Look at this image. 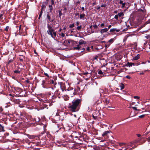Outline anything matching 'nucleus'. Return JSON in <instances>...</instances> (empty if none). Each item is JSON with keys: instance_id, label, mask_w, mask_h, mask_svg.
Returning a JSON list of instances; mask_svg holds the SVG:
<instances>
[{"instance_id": "19", "label": "nucleus", "mask_w": 150, "mask_h": 150, "mask_svg": "<svg viewBox=\"0 0 150 150\" xmlns=\"http://www.w3.org/2000/svg\"><path fill=\"white\" fill-rule=\"evenodd\" d=\"M85 17V14L84 13H82L80 15V19L84 20V18Z\"/></svg>"}, {"instance_id": "57", "label": "nucleus", "mask_w": 150, "mask_h": 150, "mask_svg": "<svg viewBox=\"0 0 150 150\" xmlns=\"http://www.w3.org/2000/svg\"><path fill=\"white\" fill-rule=\"evenodd\" d=\"M147 141L148 142H150V137H149L148 138H147Z\"/></svg>"}, {"instance_id": "7", "label": "nucleus", "mask_w": 150, "mask_h": 150, "mask_svg": "<svg viewBox=\"0 0 150 150\" xmlns=\"http://www.w3.org/2000/svg\"><path fill=\"white\" fill-rule=\"evenodd\" d=\"M58 84L60 86V87L62 91H64V90L66 91V88L65 86V85L64 83L63 82H61L60 83L59 82Z\"/></svg>"}, {"instance_id": "32", "label": "nucleus", "mask_w": 150, "mask_h": 150, "mask_svg": "<svg viewBox=\"0 0 150 150\" xmlns=\"http://www.w3.org/2000/svg\"><path fill=\"white\" fill-rule=\"evenodd\" d=\"M125 88V85L122 83L121 85L120 86V89L122 90L123 89Z\"/></svg>"}, {"instance_id": "23", "label": "nucleus", "mask_w": 150, "mask_h": 150, "mask_svg": "<svg viewBox=\"0 0 150 150\" xmlns=\"http://www.w3.org/2000/svg\"><path fill=\"white\" fill-rule=\"evenodd\" d=\"M110 43L109 42H107L105 45V48H108L110 45Z\"/></svg>"}, {"instance_id": "58", "label": "nucleus", "mask_w": 150, "mask_h": 150, "mask_svg": "<svg viewBox=\"0 0 150 150\" xmlns=\"http://www.w3.org/2000/svg\"><path fill=\"white\" fill-rule=\"evenodd\" d=\"M75 15L76 16H79V13L77 12V13L75 14Z\"/></svg>"}, {"instance_id": "10", "label": "nucleus", "mask_w": 150, "mask_h": 150, "mask_svg": "<svg viewBox=\"0 0 150 150\" xmlns=\"http://www.w3.org/2000/svg\"><path fill=\"white\" fill-rule=\"evenodd\" d=\"M51 84H52L54 86V88H56L55 85H57V83L56 81L53 80H52L51 79L49 82Z\"/></svg>"}, {"instance_id": "48", "label": "nucleus", "mask_w": 150, "mask_h": 150, "mask_svg": "<svg viewBox=\"0 0 150 150\" xmlns=\"http://www.w3.org/2000/svg\"><path fill=\"white\" fill-rule=\"evenodd\" d=\"M144 115H142L139 116V118H143L144 117Z\"/></svg>"}, {"instance_id": "21", "label": "nucleus", "mask_w": 150, "mask_h": 150, "mask_svg": "<svg viewBox=\"0 0 150 150\" xmlns=\"http://www.w3.org/2000/svg\"><path fill=\"white\" fill-rule=\"evenodd\" d=\"M133 65H134V63H129V62H128L127 64V66H128L129 67L132 66Z\"/></svg>"}, {"instance_id": "14", "label": "nucleus", "mask_w": 150, "mask_h": 150, "mask_svg": "<svg viewBox=\"0 0 150 150\" xmlns=\"http://www.w3.org/2000/svg\"><path fill=\"white\" fill-rule=\"evenodd\" d=\"M119 4H122V8H123L125 7V4H126L125 2L124 3H123V1L122 0H120V1Z\"/></svg>"}, {"instance_id": "64", "label": "nucleus", "mask_w": 150, "mask_h": 150, "mask_svg": "<svg viewBox=\"0 0 150 150\" xmlns=\"http://www.w3.org/2000/svg\"><path fill=\"white\" fill-rule=\"evenodd\" d=\"M12 61H13V60H10L9 61L8 63H10L11 62H12Z\"/></svg>"}, {"instance_id": "63", "label": "nucleus", "mask_w": 150, "mask_h": 150, "mask_svg": "<svg viewBox=\"0 0 150 150\" xmlns=\"http://www.w3.org/2000/svg\"><path fill=\"white\" fill-rule=\"evenodd\" d=\"M100 7H101L100 6H99L96 9L97 10H98L100 8Z\"/></svg>"}, {"instance_id": "59", "label": "nucleus", "mask_w": 150, "mask_h": 150, "mask_svg": "<svg viewBox=\"0 0 150 150\" xmlns=\"http://www.w3.org/2000/svg\"><path fill=\"white\" fill-rule=\"evenodd\" d=\"M81 9L82 11H84L85 10L84 8L83 7H82L81 8Z\"/></svg>"}, {"instance_id": "55", "label": "nucleus", "mask_w": 150, "mask_h": 150, "mask_svg": "<svg viewBox=\"0 0 150 150\" xmlns=\"http://www.w3.org/2000/svg\"><path fill=\"white\" fill-rule=\"evenodd\" d=\"M3 108H2L0 106V111L2 112V111H3Z\"/></svg>"}, {"instance_id": "54", "label": "nucleus", "mask_w": 150, "mask_h": 150, "mask_svg": "<svg viewBox=\"0 0 150 150\" xmlns=\"http://www.w3.org/2000/svg\"><path fill=\"white\" fill-rule=\"evenodd\" d=\"M112 26V25H109L108 26V28H107V29H108V30L110 28H111V27Z\"/></svg>"}, {"instance_id": "11", "label": "nucleus", "mask_w": 150, "mask_h": 150, "mask_svg": "<svg viewBox=\"0 0 150 150\" xmlns=\"http://www.w3.org/2000/svg\"><path fill=\"white\" fill-rule=\"evenodd\" d=\"M110 133V132L109 131H105L102 134V136L103 137L107 136Z\"/></svg>"}, {"instance_id": "34", "label": "nucleus", "mask_w": 150, "mask_h": 150, "mask_svg": "<svg viewBox=\"0 0 150 150\" xmlns=\"http://www.w3.org/2000/svg\"><path fill=\"white\" fill-rule=\"evenodd\" d=\"M115 28H112V29H111L110 30V32H114L115 31Z\"/></svg>"}, {"instance_id": "40", "label": "nucleus", "mask_w": 150, "mask_h": 150, "mask_svg": "<svg viewBox=\"0 0 150 150\" xmlns=\"http://www.w3.org/2000/svg\"><path fill=\"white\" fill-rule=\"evenodd\" d=\"M98 74H103V71L101 70H99L98 72Z\"/></svg>"}, {"instance_id": "43", "label": "nucleus", "mask_w": 150, "mask_h": 150, "mask_svg": "<svg viewBox=\"0 0 150 150\" xmlns=\"http://www.w3.org/2000/svg\"><path fill=\"white\" fill-rule=\"evenodd\" d=\"M45 80H43L42 81V85L43 86L45 84Z\"/></svg>"}, {"instance_id": "25", "label": "nucleus", "mask_w": 150, "mask_h": 150, "mask_svg": "<svg viewBox=\"0 0 150 150\" xmlns=\"http://www.w3.org/2000/svg\"><path fill=\"white\" fill-rule=\"evenodd\" d=\"M138 11L140 12H142V14H144L145 13L144 11L141 9H139L138 10Z\"/></svg>"}, {"instance_id": "1", "label": "nucleus", "mask_w": 150, "mask_h": 150, "mask_svg": "<svg viewBox=\"0 0 150 150\" xmlns=\"http://www.w3.org/2000/svg\"><path fill=\"white\" fill-rule=\"evenodd\" d=\"M82 100L77 99L73 100L71 103H69L68 108L70 111L74 112L78 111L81 105Z\"/></svg>"}, {"instance_id": "37", "label": "nucleus", "mask_w": 150, "mask_h": 150, "mask_svg": "<svg viewBox=\"0 0 150 150\" xmlns=\"http://www.w3.org/2000/svg\"><path fill=\"white\" fill-rule=\"evenodd\" d=\"M81 28H82V26L81 25L77 27V29L78 30H81Z\"/></svg>"}, {"instance_id": "41", "label": "nucleus", "mask_w": 150, "mask_h": 150, "mask_svg": "<svg viewBox=\"0 0 150 150\" xmlns=\"http://www.w3.org/2000/svg\"><path fill=\"white\" fill-rule=\"evenodd\" d=\"M132 108L133 110H135L136 111H137V110H138V109H137V108L136 107H132Z\"/></svg>"}, {"instance_id": "13", "label": "nucleus", "mask_w": 150, "mask_h": 150, "mask_svg": "<svg viewBox=\"0 0 150 150\" xmlns=\"http://www.w3.org/2000/svg\"><path fill=\"white\" fill-rule=\"evenodd\" d=\"M108 30L107 28L101 29L100 30V33L101 34H103L107 32Z\"/></svg>"}, {"instance_id": "17", "label": "nucleus", "mask_w": 150, "mask_h": 150, "mask_svg": "<svg viewBox=\"0 0 150 150\" xmlns=\"http://www.w3.org/2000/svg\"><path fill=\"white\" fill-rule=\"evenodd\" d=\"M118 16L120 17H122L121 18L123 19V16H124V13L123 12H120L118 13L117 14Z\"/></svg>"}, {"instance_id": "24", "label": "nucleus", "mask_w": 150, "mask_h": 150, "mask_svg": "<svg viewBox=\"0 0 150 150\" xmlns=\"http://www.w3.org/2000/svg\"><path fill=\"white\" fill-rule=\"evenodd\" d=\"M24 142H25L28 143V144H30L31 143V142H30L29 140L28 139H26L24 141Z\"/></svg>"}, {"instance_id": "18", "label": "nucleus", "mask_w": 150, "mask_h": 150, "mask_svg": "<svg viewBox=\"0 0 150 150\" xmlns=\"http://www.w3.org/2000/svg\"><path fill=\"white\" fill-rule=\"evenodd\" d=\"M44 11V9H42V8H41V11L40 12V13L39 14V17H38L39 19H40V18L41 17L42 15V14L43 13V11Z\"/></svg>"}, {"instance_id": "5", "label": "nucleus", "mask_w": 150, "mask_h": 150, "mask_svg": "<svg viewBox=\"0 0 150 150\" xmlns=\"http://www.w3.org/2000/svg\"><path fill=\"white\" fill-rule=\"evenodd\" d=\"M15 91L14 93L16 94H20V96H25V94L23 95L21 94V93L23 92V91L21 88L18 87L16 88L15 89Z\"/></svg>"}, {"instance_id": "8", "label": "nucleus", "mask_w": 150, "mask_h": 150, "mask_svg": "<svg viewBox=\"0 0 150 150\" xmlns=\"http://www.w3.org/2000/svg\"><path fill=\"white\" fill-rule=\"evenodd\" d=\"M91 72L90 73H89L88 72H87L85 73H83V74L86 75V78H85L86 80H88L89 78H90L91 76Z\"/></svg>"}, {"instance_id": "29", "label": "nucleus", "mask_w": 150, "mask_h": 150, "mask_svg": "<svg viewBox=\"0 0 150 150\" xmlns=\"http://www.w3.org/2000/svg\"><path fill=\"white\" fill-rule=\"evenodd\" d=\"M150 23V19L147 21L144 24V26H145L146 24L149 23Z\"/></svg>"}, {"instance_id": "27", "label": "nucleus", "mask_w": 150, "mask_h": 150, "mask_svg": "<svg viewBox=\"0 0 150 150\" xmlns=\"http://www.w3.org/2000/svg\"><path fill=\"white\" fill-rule=\"evenodd\" d=\"M52 34L53 36V38H55L54 37H56V32L54 31V30L52 32Z\"/></svg>"}, {"instance_id": "42", "label": "nucleus", "mask_w": 150, "mask_h": 150, "mask_svg": "<svg viewBox=\"0 0 150 150\" xmlns=\"http://www.w3.org/2000/svg\"><path fill=\"white\" fill-rule=\"evenodd\" d=\"M134 98L135 99H139L140 97L138 96H135L134 97Z\"/></svg>"}, {"instance_id": "61", "label": "nucleus", "mask_w": 150, "mask_h": 150, "mask_svg": "<svg viewBox=\"0 0 150 150\" xmlns=\"http://www.w3.org/2000/svg\"><path fill=\"white\" fill-rule=\"evenodd\" d=\"M79 21H77L76 23V25L77 26L79 25Z\"/></svg>"}, {"instance_id": "9", "label": "nucleus", "mask_w": 150, "mask_h": 150, "mask_svg": "<svg viewBox=\"0 0 150 150\" xmlns=\"http://www.w3.org/2000/svg\"><path fill=\"white\" fill-rule=\"evenodd\" d=\"M11 100L12 101H13L15 103L17 104H19L20 103V100L18 99H16L14 97L12 98L11 99Z\"/></svg>"}, {"instance_id": "12", "label": "nucleus", "mask_w": 150, "mask_h": 150, "mask_svg": "<svg viewBox=\"0 0 150 150\" xmlns=\"http://www.w3.org/2000/svg\"><path fill=\"white\" fill-rule=\"evenodd\" d=\"M47 4V2H44L41 6V8H42V9L45 8Z\"/></svg>"}, {"instance_id": "44", "label": "nucleus", "mask_w": 150, "mask_h": 150, "mask_svg": "<svg viewBox=\"0 0 150 150\" xmlns=\"http://www.w3.org/2000/svg\"><path fill=\"white\" fill-rule=\"evenodd\" d=\"M106 6V4H103V5H102L101 6H100V7H105Z\"/></svg>"}, {"instance_id": "3", "label": "nucleus", "mask_w": 150, "mask_h": 150, "mask_svg": "<svg viewBox=\"0 0 150 150\" xmlns=\"http://www.w3.org/2000/svg\"><path fill=\"white\" fill-rule=\"evenodd\" d=\"M47 27L48 29V30L47 31L48 34L50 35L52 38H53L52 33L54 31V29L52 28V26L49 25V23L47 24Z\"/></svg>"}, {"instance_id": "20", "label": "nucleus", "mask_w": 150, "mask_h": 150, "mask_svg": "<svg viewBox=\"0 0 150 150\" xmlns=\"http://www.w3.org/2000/svg\"><path fill=\"white\" fill-rule=\"evenodd\" d=\"M139 58V55L138 54L136 56L133 57V59L134 60H138Z\"/></svg>"}, {"instance_id": "45", "label": "nucleus", "mask_w": 150, "mask_h": 150, "mask_svg": "<svg viewBox=\"0 0 150 150\" xmlns=\"http://www.w3.org/2000/svg\"><path fill=\"white\" fill-rule=\"evenodd\" d=\"M90 50V48L89 47H87L86 49V51H89Z\"/></svg>"}, {"instance_id": "53", "label": "nucleus", "mask_w": 150, "mask_h": 150, "mask_svg": "<svg viewBox=\"0 0 150 150\" xmlns=\"http://www.w3.org/2000/svg\"><path fill=\"white\" fill-rule=\"evenodd\" d=\"M44 74L47 77H49V76L48 74L46 73H44Z\"/></svg>"}, {"instance_id": "52", "label": "nucleus", "mask_w": 150, "mask_h": 150, "mask_svg": "<svg viewBox=\"0 0 150 150\" xmlns=\"http://www.w3.org/2000/svg\"><path fill=\"white\" fill-rule=\"evenodd\" d=\"M126 78L128 79H130L131 78L130 76L129 75H127L126 76Z\"/></svg>"}, {"instance_id": "26", "label": "nucleus", "mask_w": 150, "mask_h": 150, "mask_svg": "<svg viewBox=\"0 0 150 150\" xmlns=\"http://www.w3.org/2000/svg\"><path fill=\"white\" fill-rule=\"evenodd\" d=\"M50 12H51L53 9V7L52 5H50L49 6Z\"/></svg>"}, {"instance_id": "50", "label": "nucleus", "mask_w": 150, "mask_h": 150, "mask_svg": "<svg viewBox=\"0 0 150 150\" xmlns=\"http://www.w3.org/2000/svg\"><path fill=\"white\" fill-rule=\"evenodd\" d=\"M93 26L94 28H95L96 29H97L98 28V26L96 25H93Z\"/></svg>"}, {"instance_id": "6", "label": "nucleus", "mask_w": 150, "mask_h": 150, "mask_svg": "<svg viewBox=\"0 0 150 150\" xmlns=\"http://www.w3.org/2000/svg\"><path fill=\"white\" fill-rule=\"evenodd\" d=\"M47 22L49 23L51 22L53 23L54 22V17L52 19L51 18V17L50 16V15L49 14V13H48L47 15Z\"/></svg>"}, {"instance_id": "2", "label": "nucleus", "mask_w": 150, "mask_h": 150, "mask_svg": "<svg viewBox=\"0 0 150 150\" xmlns=\"http://www.w3.org/2000/svg\"><path fill=\"white\" fill-rule=\"evenodd\" d=\"M86 42L82 40H80L79 42V44L77 45L76 47H74L73 49L74 50H81V52L82 53L85 52V53L87 52L86 51H85V48H82L81 45L83 44H85Z\"/></svg>"}, {"instance_id": "51", "label": "nucleus", "mask_w": 150, "mask_h": 150, "mask_svg": "<svg viewBox=\"0 0 150 150\" xmlns=\"http://www.w3.org/2000/svg\"><path fill=\"white\" fill-rule=\"evenodd\" d=\"M105 25V24L104 23H102L100 25V27H103V26H104Z\"/></svg>"}, {"instance_id": "62", "label": "nucleus", "mask_w": 150, "mask_h": 150, "mask_svg": "<svg viewBox=\"0 0 150 150\" xmlns=\"http://www.w3.org/2000/svg\"><path fill=\"white\" fill-rule=\"evenodd\" d=\"M117 12H118V11H117V10H115V11H114V13H115L116 14V13H117Z\"/></svg>"}, {"instance_id": "28", "label": "nucleus", "mask_w": 150, "mask_h": 150, "mask_svg": "<svg viewBox=\"0 0 150 150\" xmlns=\"http://www.w3.org/2000/svg\"><path fill=\"white\" fill-rule=\"evenodd\" d=\"M62 15V13L61 10L59 11V18H61V16Z\"/></svg>"}, {"instance_id": "15", "label": "nucleus", "mask_w": 150, "mask_h": 150, "mask_svg": "<svg viewBox=\"0 0 150 150\" xmlns=\"http://www.w3.org/2000/svg\"><path fill=\"white\" fill-rule=\"evenodd\" d=\"M19 56H20V57H18V59L21 61L23 62V59H25V56L22 55H19Z\"/></svg>"}, {"instance_id": "46", "label": "nucleus", "mask_w": 150, "mask_h": 150, "mask_svg": "<svg viewBox=\"0 0 150 150\" xmlns=\"http://www.w3.org/2000/svg\"><path fill=\"white\" fill-rule=\"evenodd\" d=\"M73 89L72 88H68L67 90L68 91H69L70 90H72Z\"/></svg>"}, {"instance_id": "16", "label": "nucleus", "mask_w": 150, "mask_h": 150, "mask_svg": "<svg viewBox=\"0 0 150 150\" xmlns=\"http://www.w3.org/2000/svg\"><path fill=\"white\" fill-rule=\"evenodd\" d=\"M58 95H54L52 96V98L53 99L52 100V102H55V99L57 98Z\"/></svg>"}, {"instance_id": "38", "label": "nucleus", "mask_w": 150, "mask_h": 150, "mask_svg": "<svg viewBox=\"0 0 150 150\" xmlns=\"http://www.w3.org/2000/svg\"><path fill=\"white\" fill-rule=\"evenodd\" d=\"M74 26V24L73 23L72 24H70L69 25V27L70 28H73Z\"/></svg>"}, {"instance_id": "31", "label": "nucleus", "mask_w": 150, "mask_h": 150, "mask_svg": "<svg viewBox=\"0 0 150 150\" xmlns=\"http://www.w3.org/2000/svg\"><path fill=\"white\" fill-rule=\"evenodd\" d=\"M95 114L94 113L93 114V118L95 119V120H96L97 119V116H95Z\"/></svg>"}, {"instance_id": "39", "label": "nucleus", "mask_w": 150, "mask_h": 150, "mask_svg": "<svg viewBox=\"0 0 150 150\" xmlns=\"http://www.w3.org/2000/svg\"><path fill=\"white\" fill-rule=\"evenodd\" d=\"M4 127H2V128H0V132L2 131H4Z\"/></svg>"}, {"instance_id": "49", "label": "nucleus", "mask_w": 150, "mask_h": 150, "mask_svg": "<svg viewBox=\"0 0 150 150\" xmlns=\"http://www.w3.org/2000/svg\"><path fill=\"white\" fill-rule=\"evenodd\" d=\"M21 25H20L19 27V28L18 30L19 31V32H20V31L21 30Z\"/></svg>"}, {"instance_id": "35", "label": "nucleus", "mask_w": 150, "mask_h": 150, "mask_svg": "<svg viewBox=\"0 0 150 150\" xmlns=\"http://www.w3.org/2000/svg\"><path fill=\"white\" fill-rule=\"evenodd\" d=\"M20 71L18 70H15L14 71V72L15 73L20 74Z\"/></svg>"}, {"instance_id": "4", "label": "nucleus", "mask_w": 150, "mask_h": 150, "mask_svg": "<svg viewBox=\"0 0 150 150\" xmlns=\"http://www.w3.org/2000/svg\"><path fill=\"white\" fill-rule=\"evenodd\" d=\"M66 42L67 43V45H73L78 44V42H77L73 40L68 39L64 41V42Z\"/></svg>"}, {"instance_id": "30", "label": "nucleus", "mask_w": 150, "mask_h": 150, "mask_svg": "<svg viewBox=\"0 0 150 150\" xmlns=\"http://www.w3.org/2000/svg\"><path fill=\"white\" fill-rule=\"evenodd\" d=\"M114 40L113 39H111L108 42H109L110 44L113 42Z\"/></svg>"}, {"instance_id": "36", "label": "nucleus", "mask_w": 150, "mask_h": 150, "mask_svg": "<svg viewBox=\"0 0 150 150\" xmlns=\"http://www.w3.org/2000/svg\"><path fill=\"white\" fill-rule=\"evenodd\" d=\"M118 17H119L118 16L117 14L114 17V18L116 19V20H117L118 19Z\"/></svg>"}, {"instance_id": "22", "label": "nucleus", "mask_w": 150, "mask_h": 150, "mask_svg": "<svg viewBox=\"0 0 150 150\" xmlns=\"http://www.w3.org/2000/svg\"><path fill=\"white\" fill-rule=\"evenodd\" d=\"M36 137V136L34 135H29L28 136V137L29 139H34L35 138V137Z\"/></svg>"}, {"instance_id": "60", "label": "nucleus", "mask_w": 150, "mask_h": 150, "mask_svg": "<svg viewBox=\"0 0 150 150\" xmlns=\"http://www.w3.org/2000/svg\"><path fill=\"white\" fill-rule=\"evenodd\" d=\"M115 31H116V32H118L120 31V30L119 29H117L116 28H115Z\"/></svg>"}, {"instance_id": "56", "label": "nucleus", "mask_w": 150, "mask_h": 150, "mask_svg": "<svg viewBox=\"0 0 150 150\" xmlns=\"http://www.w3.org/2000/svg\"><path fill=\"white\" fill-rule=\"evenodd\" d=\"M61 36L62 37H64L65 36V34L63 33H61Z\"/></svg>"}, {"instance_id": "47", "label": "nucleus", "mask_w": 150, "mask_h": 150, "mask_svg": "<svg viewBox=\"0 0 150 150\" xmlns=\"http://www.w3.org/2000/svg\"><path fill=\"white\" fill-rule=\"evenodd\" d=\"M51 4L52 5L54 4V2L53 0H51Z\"/></svg>"}, {"instance_id": "33", "label": "nucleus", "mask_w": 150, "mask_h": 150, "mask_svg": "<svg viewBox=\"0 0 150 150\" xmlns=\"http://www.w3.org/2000/svg\"><path fill=\"white\" fill-rule=\"evenodd\" d=\"M9 27L8 26H6V28L4 29V30L6 31V32H8V29H9Z\"/></svg>"}]
</instances>
